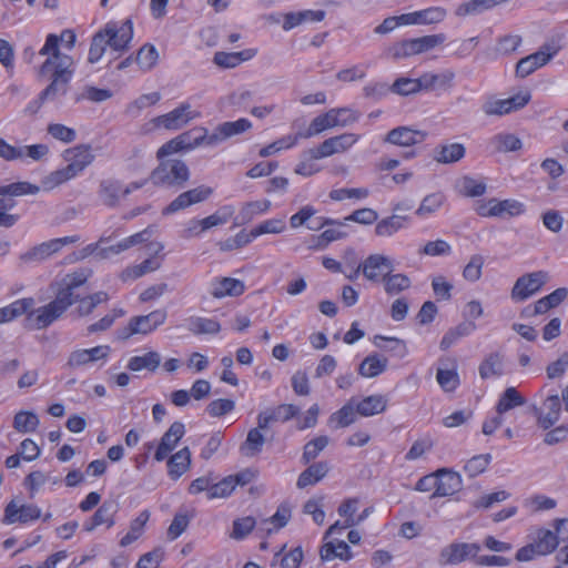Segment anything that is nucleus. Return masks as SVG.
<instances>
[{"mask_svg": "<svg viewBox=\"0 0 568 568\" xmlns=\"http://www.w3.org/2000/svg\"><path fill=\"white\" fill-rule=\"evenodd\" d=\"M189 329L194 334H217L221 331V325L216 320L204 317H191L189 322Z\"/></svg>", "mask_w": 568, "mask_h": 568, "instance_id": "obj_49", "label": "nucleus"}, {"mask_svg": "<svg viewBox=\"0 0 568 568\" xmlns=\"http://www.w3.org/2000/svg\"><path fill=\"white\" fill-rule=\"evenodd\" d=\"M445 202V195L440 192L425 196L416 211L418 216H425L436 212Z\"/></svg>", "mask_w": 568, "mask_h": 568, "instance_id": "obj_59", "label": "nucleus"}, {"mask_svg": "<svg viewBox=\"0 0 568 568\" xmlns=\"http://www.w3.org/2000/svg\"><path fill=\"white\" fill-rule=\"evenodd\" d=\"M485 258L480 254H474L470 256L469 262L463 270V277L468 282H477L481 277L483 266Z\"/></svg>", "mask_w": 568, "mask_h": 568, "instance_id": "obj_55", "label": "nucleus"}, {"mask_svg": "<svg viewBox=\"0 0 568 568\" xmlns=\"http://www.w3.org/2000/svg\"><path fill=\"white\" fill-rule=\"evenodd\" d=\"M361 113L351 108H335L314 118L303 138H311L335 126H349L357 122Z\"/></svg>", "mask_w": 568, "mask_h": 568, "instance_id": "obj_3", "label": "nucleus"}, {"mask_svg": "<svg viewBox=\"0 0 568 568\" xmlns=\"http://www.w3.org/2000/svg\"><path fill=\"white\" fill-rule=\"evenodd\" d=\"M255 54L253 50H244L241 52H216L214 54V63L222 68H235L241 62L252 59Z\"/></svg>", "mask_w": 568, "mask_h": 568, "instance_id": "obj_43", "label": "nucleus"}, {"mask_svg": "<svg viewBox=\"0 0 568 568\" xmlns=\"http://www.w3.org/2000/svg\"><path fill=\"white\" fill-rule=\"evenodd\" d=\"M525 404V397L515 387H507L498 399L496 412L501 416L508 410Z\"/></svg>", "mask_w": 568, "mask_h": 568, "instance_id": "obj_41", "label": "nucleus"}, {"mask_svg": "<svg viewBox=\"0 0 568 568\" xmlns=\"http://www.w3.org/2000/svg\"><path fill=\"white\" fill-rule=\"evenodd\" d=\"M271 209V201L258 200L244 203L235 219L237 225L250 223L258 215H263Z\"/></svg>", "mask_w": 568, "mask_h": 568, "instance_id": "obj_31", "label": "nucleus"}, {"mask_svg": "<svg viewBox=\"0 0 568 568\" xmlns=\"http://www.w3.org/2000/svg\"><path fill=\"white\" fill-rule=\"evenodd\" d=\"M255 525L256 520L251 516L234 520L231 538L236 540L244 539L253 530Z\"/></svg>", "mask_w": 568, "mask_h": 568, "instance_id": "obj_63", "label": "nucleus"}, {"mask_svg": "<svg viewBox=\"0 0 568 568\" xmlns=\"http://www.w3.org/2000/svg\"><path fill=\"white\" fill-rule=\"evenodd\" d=\"M445 41L446 36L444 33L408 39L396 43L392 49V53L395 59L408 58L427 52L443 44Z\"/></svg>", "mask_w": 568, "mask_h": 568, "instance_id": "obj_7", "label": "nucleus"}, {"mask_svg": "<svg viewBox=\"0 0 568 568\" xmlns=\"http://www.w3.org/2000/svg\"><path fill=\"white\" fill-rule=\"evenodd\" d=\"M390 91L399 95L415 94L422 91L419 78H398L390 85Z\"/></svg>", "mask_w": 568, "mask_h": 568, "instance_id": "obj_56", "label": "nucleus"}, {"mask_svg": "<svg viewBox=\"0 0 568 568\" xmlns=\"http://www.w3.org/2000/svg\"><path fill=\"white\" fill-rule=\"evenodd\" d=\"M549 281L546 271H536L518 277L511 288V298L516 302H524L535 295Z\"/></svg>", "mask_w": 568, "mask_h": 568, "instance_id": "obj_9", "label": "nucleus"}, {"mask_svg": "<svg viewBox=\"0 0 568 568\" xmlns=\"http://www.w3.org/2000/svg\"><path fill=\"white\" fill-rule=\"evenodd\" d=\"M453 364H454V367L450 369H443V368L437 369L436 379H437L438 384L440 385V387L445 392L455 390L460 383L459 375H458L457 368H456L455 359H453Z\"/></svg>", "mask_w": 568, "mask_h": 568, "instance_id": "obj_52", "label": "nucleus"}, {"mask_svg": "<svg viewBox=\"0 0 568 568\" xmlns=\"http://www.w3.org/2000/svg\"><path fill=\"white\" fill-rule=\"evenodd\" d=\"M358 140V134L349 132L342 133L326 139L317 148L306 151V154L313 160L328 158L333 154L343 153L349 150Z\"/></svg>", "mask_w": 568, "mask_h": 568, "instance_id": "obj_8", "label": "nucleus"}, {"mask_svg": "<svg viewBox=\"0 0 568 568\" xmlns=\"http://www.w3.org/2000/svg\"><path fill=\"white\" fill-rule=\"evenodd\" d=\"M191 466V452L184 447L168 460L169 475L172 479L180 478Z\"/></svg>", "mask_w": 568, "mask_h": 568, "instance_id": "obj_35", "label": "nucleus"}, {"mask_svg": "<svg viewBox=\"0 0 568 568\" xmlns=\"http://www.w3.org/2000/svg\"><path fill=\"white\" fill-rule=\"evenodd\" d=\"M490 460V454L476 455L466 463L464 470L469 477H476L486 470Z\"/></svg>", "mask_w": 568, "mask_h": 568, "instance_id": "obj_60", "label": "nucleus"}, {"mask_svg": "<svg viewBox=\"0 0 568 568\" xmlns=\"http://www.w3.org/2000/svg\"><path fill=\"white\" fill-rule=\"evenodd\" d=\"M384 291L387 295L394 296L408 290L412 285L410 278L403 273L393 274L392 272L385 273L382 278Z\"/></svg>", "mask_w": 568, "mask_h": 568, "instance_id": "obj_36", "label": "nucleus"}, {"mask_svg": "<svg viewBox=\"0 0 568 568\" xmlns=\"http://www.w3.org/2000/svg\"><path fill=\"white\" fill-rule=\"evenodd\" d=\"M446 10L442 7H430L424 10L404 13L398 16L403 26L408 24H434L439 23L446 18Z\"/></svg>", "mask_w": 568, "mask_h": 568, "instance_id": "obj_24", "label": "nucleus"}, {"mask_svg": "<svg viewBox=\"0 0 568 568\" xmlns=\"http://www.w3.org/2000/svg\"><path fill=\"white\" fill-rule=\"evenodd\" d=\"M106 43L114 51H123L128 48L133 37V24L131 20H125L118 26L114 22L108 23L103 30Z\"/></svg>", "mask_w": 568, "mask_h": 568, "instance_id": "obj_15", "label": "nucleus"}, {"mask_svg": "<svg viewBox=\"0 0 568 568\" xmlns=\"http://www.w3.org/2000/svg\"><path fill=\"white\" fill-rule=\"evenodd\" d=\"M504 373V357L499 353L489 354L479 365V375L483 379L500 376Z\"/></svg>", "mask_w": 568, "mask_h": 568, "instance_id": "obj_44", "label": "nucleus"}, {"mask_svg": "<svg viewBox=\"0 0 568 568\" xmlns=\"http://www.w3.org/2000/svg\"><path fill=\"white\" fill-rule=\"evenodd\" d=\"M213 190L210 186L200 185L178 195L164 210L163 214L169 215L184 210L193 204L201 203L210 197Z\"/></svg>", "mask_w": 568, "mask_h": 568, "instance_id": "obj_16", "label": "nucleus"}, {"mask_svg": "<svg viewBox=\"0 0 568 568\" xmlns=\"http://www.w3.org/2000/svg\"><path fill=\"white\" fill-rule=\"evenodd\" d=\"M161 364V355L151 351L140 356H133L129 359L126 367L132 372H140L142 369H148L150 372H155Z\"/></svg>", "mask_w": 568, "mask_h": 568, "instance_id": "obj_38", "label": "nucleus"}, {"mask_svg": "<svg viewBox=\"0 0 568 568\" xmlns=\"http://www.w3.org/2000/svg\"><path fill=\"white\" fill-rule=\"evenodd\" d=\"M33 305V298H22L0 308V324L26 314Z\"/></svg>", "mask_w": 568, "mask_h": 568, "instance_id": "obj_45", "label": "nucleus"}, {"mask_svg": "<svg viewBox=\"0 0 568 568\" xmlns=\"http://www.w3.org/2000/svg\"><path fill=\"white\" fill-rule=\"evenodd\" d=\"M162 258L163 257H150L138 265L126 267L122 272L121 278L123 281L135 280L143 276L146 273L154 272L161 267Z\"/></svg>", "mask_w": 568, "mask_h": 568, "instance_id": "obj_39", "label": "nucleus"}, {"mask_svg": "<svg viewBox=\"0 0 568 568\" xmlns=\"http://www.w3.org/2000/svg\"><path fill=\"white\" fill-rule=\"evenodd\" d=\"M425 139L426 133L423 131L413 130L408 126H398L390 130L384 141L399 146H412L422 143Z\"/></svg>", "mask_w": 568, "mask_h": 568, "instance_id": "obj_26", "label": "nucleus"}, {"mask_svg": "<svg viewBox=\"0 0 568 568\" xmlns=\"http://www.w3.org/2000/svg\"><path fill=\"white\" fill-rule=\"evenodd\" d=\"M460 193L468 197H477L485 194L487 186L484 182L477 181L470 176H464L459 180Z\"/></svg>", "mask_w": 568, "mask_h": 568, "instance_id": "obj_58", "label": "nucleus"}, {"mask_svg": "<svg viewBox=\"0 0 568 568\" xmlns=\"http://www.w3.org/2000/svg\"><path fill=\"white\" fill-rule=\"evenodd\" d=\"M356 405L354 404V400H349L347 404H345L342 408H339L337 412L333 413L329 416L328 425L333 426L334 428H344L356 420Z\"/></svg>", "mask_w": 568, "mask_h": 568, "instance_id": "obj_40", "label": "nucleus"}, {"mask_svg": "<svg viewBox=\"0 0 568 568\" xmlns=\"http://www.w3.org/2000/svg\"><path fill=\"white\" fill-rule=\"evenodd\" d=\"M110 346L99 345L89 349H75L70 353L67 367L80 368L98 361H105L110 354Z\"/></svg>", "mask_w": 568, "mask_h": 568, "instance_id": "obj_19", "label": "nucleus"}, {"mask_svg": "<svg viewBox=\"0 0 568 568\" xmlns=\"http://www.w3.org/2000/svg\"><path fill=\"white\" fill-rule=\"evenodd\" d=\"M220 125L222 128L223 135L226 136V140L234 135L244 133L252 128L251 121L244 118L239 119L236 121L223 122Z\"/></svg>", "mask_w": 568, "mask_h": 568, "instance_id": "obj_62", "label": "nucleus"}, {"mask_svg": "<svg viewBox=\"0 0 568 568\" xmlns=\"http://www.w3.org/2000/svg\"><path fill=\"white\" fill-rule=\"evenodd\" d=\"M71 305L65 294H59L57 292L55 298L49 304L27 312L26 320L28 326L32 329L45 328L57 321Z\"/></svg>", "mask_w": 568, "mask_h": 568, "instance_id": "obj_5", "label": "nucleus"}, {"mask_svg": "<svg viewBox=\"0 0 568 568\" xmlns=\"http://www.w3.org/2000/svg\"><path fill=\"white\" fill-rule=\"evenodd\" d=\"M79 241V236H64L53 239L33 246L26 253L20 255V260L24 263L42 262L51 255L58 253L64 245L73 244Z\"/></svg>", "mask_w": 568, "mask_h": 568, "instance_id": "obj_12", "label": "nucleus"}, {"mask_svg": "<svg viewBox=\"0 0 568 568\" xmlns=\"http://www.w3.org/2000/svg\"><path fill=\"white\" fill-rule=\"evenodd\" d=\"M387 408V398L384 395H369L356 404L358 415L368 417L381 414Z\"/></svg>", "mask_w": 568, "mask_h": 568, "instance_id": "obj_34", "label": "nucleus"}, {"mask_svg": "<svg viewBox=\"0 0 568 568\" xmlns=\"http://www.w3.org/2000/svg\"><path fill=\"white\" fill-rule=\"evenodd\" d=\"M63 159L68 162V165L54 171L43 181L45 189H52L77 176L93 162L94 155L91 152L90 145L79 144L65 150Z\"/></svg>", "mask_w": 568, "mask_h": 568, "instance_id": "obj_2", "label": "nucleus"}, {"mask_svg": "<svg viewBox=\"0 0 568 568\" xmlns=\"http://www.w3.org/2000/svg\"><path fill=\"white\" fill-rule=\"evenodd\" d=\"M265 437L260 428L248 430L245 442L241 445L240 452L245 457H254L262 452Z\"/></svg>", "mask_w": 568, "mask_h": 568, "instance_id": "obj_42", "label": "nucleus"}, {"mask_svg": "<svg viewBox=\"0 0 568 568\" xmlns=\"http://www.w3.org/2000/svg\"><path fill=\"white\" fill-rule=\"evenodd\" d=\"M466 149L462 143L438 145L434 151V160L443 164L456 163L465 156Z\"/></svg>", "mask_w": 568, "mask_h": 568, "instance_id": "obj_33", "label": "nucleus"}, {"mask_svg": "<svg viewBox=\"0 0 568 568\" xmlns=\"http://www.w3.org/2000/svg\"><path fill=\"white\" fill-rule=\"evenodd\" d=\"M560 410L561 403L559 396H548L542 404V409L535 408L538 425L542 429H549L559 420Z\"/></svg>", "mask_w": 568, "mask_h": 568, "instance_id": "obj_25", "label": "nucleus"}, {"mask_svg": "<svg viewBox=\"0 0 568 568\" xmlns=\"http://www.w3.org/2000/svg\"><path fill=\"white\" fill-rule=\"evenodd\" d=\"M91 275L92 271L90 268H81L65 275V277L62 280V287L58 291V293L65 294L67 300L73 304L79 298L78 295H74V290L83 285Z\"/></svg>", "mask_w": 568, "mask_h": 568, "instance_id": "obj_28", "label": "nucleus"}, {"mask_svg": "<svg viewBox=\"0 0 568 568\" xmlns=\"http://www.w3.org/2000/svg\"><path fill=\"white\" fill-rule=\"evenodd\" d=\"M328 443L329 438L325 435L315 437L314 439L306 443L302 455L303 463L308 464L311 460L315 459L328 445Z\"/></svg>", "mask_w": 568, "mask_h": 568, "instance_id": "obj_54", "label": "nucleus"}, {"mask_svg": "<svg viewBox=\"0 0 568 568\" xmlns=\"http://www.w3.org/2000/svg\"><path fill=\"white\" fill-rule=\"evenodd\" d=\"M47 131L52 138L64 143H71L77 138L75 130L60 123L49 124Z\"/></svg>", "mask_w": 568, "mask_h": 568, "instance_id": "obj_64", "label": "nucleus"}, {"mask_svg": "<svg viewBox=\"0 0 568 568\" xmlns=\"http://www.w3.org/2000/svg\"><path fill=\"white\" fill-rule=\"evenodd\" d=\"M406 217L400 215H392L381 220L375 227L377 236H392L405 226Z\"/></svg>", "mask_w": 568, "mask_h": 568, "instance_id": "obj_47", "label": "nucleus"}, {"mask_svg": "<svg viewBox=\"0 0 568 568\" xmlns=\"http://www.w3.org/2000/svg\"><path fill=\"white\" fill-rule=\"evenodd\" d=\"M190 179V170L184 161L179 159H169L162 161L151 174V180L155 185H165L181 189Z\"/></svg>", "mask_w": 568, "mask_h": 568, "instance_id": "obj_4", "label": "nucleus"}, {"mask_svg": "<svg viewBox=\"0 0 568 568\" xmlns=\"http://www.w3.org/2000/svg\"><path fill=\"white\" fill-rule=\"evenodd\" d=\"M185 427L181 422H174L163 434L160 444L154 454L156 462L164 460L169 454L176 447L180 439L184 436Z\"/></svg>", "mask_w": 568, "mask_h": 568, "instance_id": "obj_22", "label": "nucleus"}, {"mask_svg": "<svg viewBox=\"0 0 568 568\" xmlns=\"http://www.w3.org/2000/svg\"><path fill=\"white\" fill-rule=\"evenodd\" d=\"M388 366V359L377 353L366 356L358 366V374L365 378H374L383 374Z\"/></svg>", "mask_w": 568, "mask_h": 568, "instance_id": "obj_30", "label": "nucleus"}, {"mask_svg": "<svg viewBox=\"0 0 568 568\" xmlns=\"http://www.w3.org/2000/svg\"><path fill=\"white\" fill-rule=\"evenodd\" d=\"M234 206L224 205L216 213L200 220L201 231L225 224L234 215Z\"/></svg>", "mask_w": 568, "mask_h": 568, "instance_id": "obj_51", "label": "nucleus"}, {"mask_svg": "<svg viewBox=\"0 0 568 568\" xmlns=\"http://www.w3.org/2000/svg\"><path fill=\"white\" fill-rule=\"evenodd\" d=\"M40 517L41 509L38 506L33 504L18 505L17 501L12 499L4 508L2 523L7 525L14 523L26 524L37 520Z\"/></svg>", "mask_w": 568, "mask_h": 568, "instance_id": "obj_18", "label": "nucleus"}, {"mask_svg": "<svg viewBox=\"0 0 568 568\" xmlns=\"http://www.w3.org/2000/svg\"><path fill=\"white\" fill-rule=\"evenodd\" d=\"M303 135H304V133H297L296 135L283 136L282 139L262 148L260 150L258 154L262 158H266L272 154H275L276 152H278L281 150L290 149V148L294 146L297 143V140L300 138H303Z\"/></svg>", "mask_w": 568, "mask_h": 568, "instance_id": "obj_53", "label": "nucleus"}, {"mask_svg": "<svg viewBox=\"0 0 568 568\" xmlns=\"http://www.w3.org/2000/svg\"><path fill=\"white\" fill-rule=\"evenodd\" d=\"M393 270L392 260L383 254H371L362 262L364 277L373 283H382L385 273L393 272Z\"/></svg>", "mask_w": 568, "mask_h": 568, "instance_id": "obj_17", "label": "nucleus"}, {"mask_svg": "<svg viewBox=\"0 0 568 568\" xmlns=\"http://www.w3.org/2000/svg\"><path fill=\"white\" fill-rule=\"evenodd\" d=\"M558 537L550 530H539L537 540L532 544L538 556L552 552L558 546Z\"/></svg>", "mask_w": 568, "mask_h": 568, "instance_id": "obj_48", "label": "nucleus"}, {"mask_svg": "<svg viewBox=\"0 0 568 568\" xmlns=\"http://www.w3.org/2000/svg\"><path fill=\"white\" fill-rule=\"evenodd\" d=\"M39 424L38 415L29 410H20L13 418V428L22 434L34 432Z\"/></svg>", "mask_w": 568, "mask_h": 568, "instance_id": "obj_46", "label": "nucleus"}, {"mask_svg": "<svg viewBox=\"0 0 568 568\" xmlns=\"http://www.w3.org/2000/svg\"><path fill=\"white\" fill-rule=\"evenodd\" d=\"M244 283L233 277L216 278L211 284V295L215 298L240 296L244 293Z\"/></svg>", "mask_w": 568, "mask_h": 568, "instance_id": "obj_27", "label": "nucleus"}, {"mask_svg": "<svg viewBox=\"0 0 568 568\" xmlns=\"http://www.w3.org/2000/svg\"><path fill=\"white\" fill-rule=\"evenodd\" d=\"M39 190L40 187L34 184L28 182H17L0 186V195L19 196L24 194H37Z\"/></svg>", "mask_w": 568, "mask_h": 568, "instance_id": "obj_61", "label": "nucleus"}, {"mask_svg": "<svg viewBox=\"0 0 568 568\" xmlns=\"http://www.w3.org/2000/svg\"><path fill=\"white\" fill-rule=\"evenodd\" d=\"M131 193L130 186L113 178L100 181L98 196L101 203L108 207H116L120 205L121 199Z\"/></svg>", "mask_w": 568, "mask_h": 568, "instance_id": "obj_14", "label": "nucleus"}, {"mask_svg": "<svg viewBox=\"0 0 568 568\" xmlns=\"http://www.w3.org/2000/svg\"><path fill=\"white\" fill-rule=\"evenodd\" d=\"M560 45L557 41L550 40L545 42L538 51L520 59L516 64V75L526 78L537 69L546 65L558 52Z\"/></svg>", "mask_w": 568, "mask_h": 568, "instance_id": "obj_6", "label": "nucleus"}, {"mask_svg": "<svg viewBox=\"0 0 568 568\" xmlns=\"http://www.w3.org/2000/svg\"><path fill=\"white\" fill-rule=\"evenodd\" d=\"M455 73L445 70L440 73L425 72L419 77L422 91L447 90L453 85Z\"/></svg>", "mask_w": 568, "mask_h": 568, "instance_id": "obj_29", "label": "nucleus"}, {"mask_svg": "<svg viewBox=\"0 0 568 568\" xmlns=\"http://www.w3.org/2000/svg\"><path fill=\"white\" fill-rule=\"evenodd\" d=\"M119 510V505L113 499L104 500L101 506L95 510L93 516L83 524V529L92 532L97 527L105 525L111 528L114 524V517Z\"/></svg>", "mask_w": 568, "mask_h": 568, "instance_id": "obj_20", "label": "nucleus"}, {"mask_svg": "<svg viewBox=\"0 0 568 568\" xmlns=\"http://www.w3.org/2000/svg\"><path fill=\"white\" fill-rule=\"evenodd\" d=\"M489 146L495 153H508L519 151L523 142L513 133L500 132L490 138Z\"/></svg>", "mask_w": 568, "mask_h": 568, "instance_id": "obj_32", "label": "nucleus"}, {"mask_svg": "<svg viewBox=\"0 0 568 568\" xmlns=\"http://www.w3.org/2000/svg\"><path fill=\"white\" fill-rule=\"evenodd\" d=\"M436 490L430 498L452 496L462 489L463 480L458 473L439 469L436 471Z\"/></svg>", "mask_w": 568, "mask_h": 568, "instance_id": "obj_21", "label": "nucleus"}, {"mask_svg": "<svg viewBox=\"0 0 568 568\" xmlns=\"http://www.w3.org/2000/svg\"><path fill=\"white\" fill-rule=\"evenodd\" d=\"M159 53L154 45L144 44L136 53L135 61L143 70H151L158 61Z\"/></svg>", "mask_w": 568, "mask_h": 568, "instance_id": "obj_57", "label": "nucleus"}, {"mask_svg": "<svg viewBox=\"0 0 568 568\" xmlns=\"http://www.w3.org/2000/svg\"><path fill=\"white\" fill-rule=\"evenodd\" d=\"M199 115L200 113L191 110V105L189 103H183L171 112L159 116L156 119V124L169 130H176Z\"/></svg>", "mask_w": 568, "mask_h": 568, "instance_id": "obj_23", "label": "nucleus"}, {"mask_svg": "<svg viewBox=\"0 0 568 568\" xmlns=\"http://www.w3.org/2000/svg\"><path fill=\"white\" fill-rule=\"evenodd\" d=\"M480 546L475 542H452L445 546L438 556L440 566L458 565L477 557Z\"/></svg>", "mask_w": 568, "mask_h": 568, "instance_id": "obj_11", "label": "nucleus"}, {"mask_svg": "<svg viewBox=\"0 0 568 568\" xmlns=\"http://www.w3.org/2000/svg\"><path fill=\"white\" fill-rule=\"evenodd\" d=\"M328 471V465L325 462L315 463L308 466L297 478L296 486L298 488H305L311 485H315L322 478L326 476Z\"/></svg>", "mask_w": 568, "mask_h": 568, "instance_id": "obj_37", "label": "nucleus"}, {"mask_svg": "<svg viewBox=\"0 0 568 568\" xmlns=\"http://www.w3.org/2000/svg\"><path fill=\"white\" fill-rule=\"evenodd\" d=\"M168 313L165 310H155L146 315L133 316L124 329L122 338H128L134 334H149L164 324Z\"/></svg>", "mask_w": 568, "mask_h": 568, "instance_id": "obj_10", "label": "nucleus"}, {"mask_svg": "<svg viewBox=\"0 0 568 568\" xmlns=\"http://www.w3.org/2000/svg\"><path fill=\"white\" fill-rule=\"evenodd\" d=\"M495 209V217H504L506 215L508 216H517L525 212V205L524 203L507 199L499 201L496 199V203L494 204Z\"/></svg>", "mask_w": 568, "mask_h": 568, "instance_id": "obj_50", "label": "nucleus"}, {"mask_svg": "<svg viewBox=\"0 0 568 568\" xmlns=\"http://www.w3.org/2000/svg\"><path fill=\"white\" fill-rule=\"evenodd\" d=\"M529 92L519 93L508 99L488 100L483 104V111L486 115L501 116L514 111L523 109L530 101Z\"/></svg>", "mask_w": 568, "mask_h": 568, "instance_id": "obj_13", "label": "nucleus"}, {"mask_svg": "<svg viewBox=\"0 0 568 568\" xmlns=\"http://www.w3.org/2000/svg\"><path fill=\"white\" fill-rule=\"evenodd\" d=\"M39 54L48 55L39 69V74L52 78L51 83L40 93L39 100L41 103L54 101L68 92L69 82L73 74V60L70 55L61 53L58 48V38L53 33L47 37Z\"/></svg>", "mask_w": 568, "mask_h": 568, "instance_id": "obj_1", "label": "nucleus"}]
</instances>
